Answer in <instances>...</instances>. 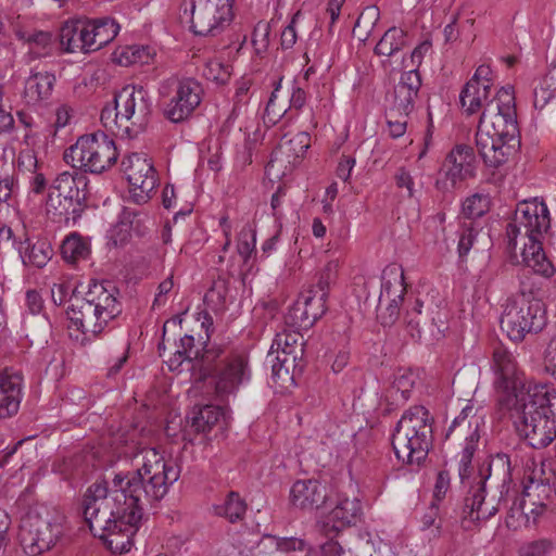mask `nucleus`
Segmentation results:
<instances>
[{
  "instance_id": "obj_55",
  "label": "nucleus",
  "mask_w": 556,
  "mask_h": 556,
  "mask_svg": "<svg viewBox=\"0 0 556 556\" xmlns=\"http://www.w3.org/2000/svg\"><path fill=\"white\" fill-rule=\"evenodd\" d=\"M477 447L464 446L462 456L458 464V475L462 483H465L466 480H469L471 475L473 473V467L471 465L473 454Z\"/></svg>"
},
{
  "instance_id": "obj_36",
  "label": "nucleus",
  "mask_w": 556,
  "mask_h": 556,
  "mask_svg": "<svg viewBox=\"0 0 556 556\" xmlns=\"http://www.w3.org/2000/svg\"><path fill=\"white\" fill-rule=\"evenodd\" d=\"M491 89L492 88L485 86H480L475 81H467L459 94V102L465 113L467 115H473L481 109L484 110L486 102L492 99L490 98Z\"/></svg>"
},
{
  "instance_id": "obj_43",
  "label": "nucleus",
  "mask_w": 556,
  "mask_h": 556,
  "mask_svg": "<svg viewBox=\"0 0 556 556\" xmlns=\"http://www.w3.org/2000/svg\"><path fill=\"white\" fill-rule=\"evenodd\" d=\"M556 92V74H547L540 86L534 89L533 105L538 110H543Z\"/></svg>"
},
{
  "instance_id": "obj_28",
  "label": "nucleus",
  "mask_w": 556,
  "mask_h": 556,
  "mask_svg": "<svg viewBox=\"0 0 556 556\" xmlns=\"http://www.w3.org/2000/svg\"><path fill=\"white\" fill-rule=\"evenodd\" d=\"M421 308L422 303L416 299L412 306L406 309L404 316L405 330L414 341H420L427 333L434 336V329L438 333L443 331L441 329L443 321L440 317L431 316L429 318V314H424Z\"/></svg>"
},
{
  "instance_id": "obj_45",
  "label": "nucleus",
  "mask_w": 556,
  "mask_h": 556,
  "mask_svg": "<svg viewBox=\"0 0 556 556\" xmlns=\"http://www.w3.org/2000/svg\"><path fill=\"white\" fill-rule=\"evenodd\" d=\"M151 54L146 47L131 46L125 48L118 55L117 61L123 66L134 64H147L151 60Z\"/></svg>"
},
{
  "instance_id": "obj_62",
  "label": "nucleus",
  "mask_w": 556,
  "mask_h": 556,
  "mask_svg": "<svg viewBox=\"0 0 556 556\" xmlns=\"http://www.w3.org/2000/svg\"><path fill=\"white\" fill-rule=\"evenodd\" d=\"M279 89H280V81L277 83L275 89L273 90L270 98L268 100L267 106H266V114L269 117V119L274 123L276 121H278L279 118H281L287 112L285 106H281L278 109L276 108V99H277Z\"/></svg>"
},
{
  "instance_id": "obj_53",
  "label": "nucleus",
  "mask_w": 556,
  "mask_h": 556,
  "mask_svg": "<svg viewBox=\"0 0 556 556\" xmlns=\"http://www.w3.org/2000/svg\"><path fill=\"white\" fill-rule=\"evenodd\" d=\"M270 26L266 22H258L252 33V45L256 54L264 53L269 45Z\"/></svg>"
},
{
  "instance_id": "obj_37",
  "label": "nucleus",
  "mask_w": 556,
  "mask_h": 556,
  "mask_svg": "<svg viewBox=\"0 0 556 556\" xmlns=\"http://www.w3.org/2000/svg\"><path fill=\"white\" fill-rule=\"evenodd\" d=\"M17 36L27 46L29 61L48 56L53 50L52 35L48 31H18Z\"/></svg>"
},
{
  "instance_id": "obj_49",
  "label": "nucleus",
  "mask_w": 556,
  "mask_h": 556,
  "mask_svg": "<svg viewBox=\"0 0 556 556\" xmlns=\"http://www.w3.org/2000/svg\"><path fill=\"white\" fill-rule=\"evenodd\" d=\"M555 549V544L548 539L532 541L520 548L519 556H549Z\"/></svg>"
},
{
  "instance_id": "obj_32",
  "label": "nucleus",
  "mask_w": 556,
  "mask_h": 556,
  "mask_svg": "<svg viewBox=\"0 0 556 556\" xmlns=\"http://www.w3.org/2000/svg\"><path fill=\"white\" fill-rule=\"evenodd\" d=\"M16 250L26 267L43 268L53 256L52 245L47 239H31L27 235L18 240Z\"/></svg>"
},
{
  "instance_id": "obj_46",
  "label": "nucleus",
  "mask_w": 556,
  "mask_h": 556,
  "mask_svg": "<svg viewBox=\"0 0 556 556\" xmlns=\"http://www.w3.org/2000/svg\"><path fill=\"white\" fill-rule=\"evenodd\" d=\"M416 381L417 375L414 371L409 369H399L394 374L392 389L400 392L403 400H408Z\"/></svg>"
},
{
  "instance_id": "obj_3",
  "label": "nucleus",
  "mask_w": 556,
  "mask_h": 556,
  "mask_svg": "<svg viewBox=\"0 0 556 556\" xmlns=\"http://www.w3.org/2000/svg\"><path fill=\"white\" fill-rule=\"evenodd\" d=\"M519 455L516 453L514 459L507 454H497L489 464V475L481 471L475 476L473 484L464 500L463 515L471 521L488 520L500 509L505 501L504 491L506 479L510 476L511 465L517 466Z\"/></svg>"
},
{
  "instance_id": "obj_13",
  "label": "nucleus",
  "mask_w": 556,
  "mask_h": 556,
  "mask_svg": "<svg viewBox=\"0 0 556 556\" xmlns=\"http://www.w3.org/2000/svg\"><path fill=\"white\" fill-rule=\"evenodd\" d=\"M556 475L545 464L528 457L523 465V494L532 506L531 513H541L556 501Z\"/></svg>"
},
{
  "instance_id": "obj_64",
  "label": "nucleus",
  "mask_w": 556,
  "mask_h": 556,
  "mask_svg": "<svg viewBox=\"0 0 556 556\" xmlns=\"http://www.w3.org/2000/svg\"><path fill=\"white\" fill-rule=\"evenodd\" d=\"M72 291L73 288L67 282H60L53 285V287L51 288V298L53 303L56 305H62L66 301L67 296Z\"/></svg>"
},
{
  "instance_id": "obj_61",
  "label": "nucleus",
  "mask_w": 556,
  "mask_h": 556,
  "mask_svg": "<svg viewBox=\"0 0 556 556\" xmlns=\"http://www.w3.org/2000/svg\"><path fill=\"white\" fill-rule=\"evenodd\" d=\"M543 363L545 370L556 378V337L549 340L544 351Z\"/></svg>"
},
{
  "instance_id": "obj_6",
  "label": "nucleus",
  "mask_w": 556,
  "mask_h": 556,
  "mask_svg": "<svg viewBox=\"0 0 556 556\" xmlns=\"http://www.w3.org/2000/svg\"><path fill=\"white\" fill-rule=\"evenodd\" d=\"M114 106L101 112L103 126L115 136L132 139L144 131L152 112L148 91L141 86L127 85L114 97Z\"/></svg>"
},
{
  "instance_id": "obj_25",
  "label": "nucleus",
  "mask_w": 556,
  "mask_h": 556,
  "mask_svg": "<svg viewBox=\"0 0 556 556\" xmlns=\"http://www.w3.org/2000/svg\"><path fill=\"white\" fill-rule=\"evenodd\" d=\"M117 294L118 291L112 282H94L90 286L85 299L98 308L100 316L111 321L122 313Z\"/></svg>"
},
{
  "instance_id": "obj_10",
  "label": "nucleus",
  "mask_w": 556,
  "mask_h": 556,
  "mask_svg": "<svg viewBox=\"0 0 556 556\" xmlns=\"http://www.w3.org/2000/svg\"><path fill=\"white\" fill-rule=\"evenodd\" d=\"M157 93L163 103L164 117L178 124L193 115L203 100L204 89L194 78L170 77L160 84Z\"/></svg>"
},
{
  "instance_id": "obj_9",
  "label": "nucleus",
  "mask_w": 556,
  "mask_h": 556,
  "mask_svg": "<svg viewBox=\"0 0 556 556\" xmlns=\"http://www.w3.org/2000/svg\"><path fill=\"white\" fill-rule=\"evenodd\" d=\"M64 161L84 173L102 174L109 170L118 159L113 139L104 132L80 136L76 143L64 152Z\"/></svg>"
},
{
  "instance_id": "obj_58",
  "label": "nucleus",
  "mask_w": 556,
  "mask_h": 556,
  "mask_svg": "<svg viewBox=\"0 0 556 556\" xmlns=\"http://www.w3.org/2000/svg\"><path fill=\"white\" fill-rule=\"evenodd\" d=\"M228 294V286L227 280L223 278H218L215 280L207 291L205 298L208 301H215L217 304H224L226 301V296Z\"/></svg>"
},
{
  "instance_id": "obj_57",
  "label": "nucleus",
  "mask_w": 556,
  "mask_h": 556,
  "mask_svg": "<svg viewBox=\"0 0 556 556\" xmlns=\"http://www.w3.org/2000/svg\"><path fill=\"white\" fill-rule=\"evenodd\" d=\"M379 20V10L375 5L366 7L358 18L355 22V25L358 27H363L365 30H374L377 22Z\"/></svg>"
},
{
  "instance_id": "obj_2",
  "label": "nucleus",
  "mask_w": 556,
  "mask_h": 556,
  "mask_svg": "<svg viewBox=\"0 0 556 556\" xmlns=\"http://www.w3.org/2000/svg\"><path fill=\"white\" fill-rule=\"evenodd\" d=\"M520 144L514 88L502 87L482 110L476 146L485 165L505 164Z\"/></svg>"
},
{
  "instance_id": "obj_30",
  "label": "nucleus",
  "mask_w": 556,
  "mask_h": 556,
  "mask_svg": "<svg viewBox=\"0 0 556 556\" xmlns=\"http://www.w3.org/2000/svg\"><path fill=\"white\" fill-rule=\"evenodd\" d=\"M61 48L67 53L93 51L87 20L67 21L60 30Z\"/></svg>"
},
{
  "instance_id": "obj_48",
  "label": "nucleus",
  "mask_w": 556,
  "mask_h": 556,
  "mask_svg": "<svg viewBox=\"0 0 556 556\" xmlns=\"http://www.w3.org/2000/svg\"><path fill=\"white\" fill-rule=\"evenodd\" d=\"M523 500H515L510 506L507 517L506 526L509 529L517 530L521 527H527L530 523V518L523 510Z\"/></svg>"
},
{
  "instance_id": "obj_42",
  "label": "nucleus",
  "mask_w": 556,
  "mask_h": 556,
  "mask_svg": "<svg viewBox=\"0 0 556 556\" xmlns=\"http://www.w3.org/2000/svg\"><path fill=\"white\" fill-rule=\"evenodd\" d=\"M247 504L237 492H229L218 514L224 515L230 522L241 520L245 514Z\"/></svg>"
},
{
  "instance_id": "obj_50",
  "label": "nucleus",
  "mask_w": 556,
  "mask_h": 556,
  "mask_svg": "<svg viewBox=\"0 0 556 556\" xmlns=\"http://www.w3.org/2000/svg\"><path fill=\"white\" fill-rule=\"evenodd\" d=\"M338 268H339L338 261L328 262L325 265L324 269L319 274V278H318L315 289H313L315 292H324L325 300H327L328 289H329L330 285L334 281L336 277H337Z\"/></svg>"
},
{
  "instance_id": "obj_44",
  "label": "nucleus",
  "mask_w": 556,
  "mask_h": 556,
  "mask_svg": "<svg viewBox=\"0 0 556 556\" xmlns=\"http://www.w3.org/2000/svg\"><path fill=\"white\" fill-rule=\"evenodd\" d=\"M256 231L252 225L245 224L239 232L237 242V252L243 260L248 262L252 253L255 251Z\"/></svg>"
},
{
  "instance_id": "obj_17",
  "label": "nucleus",
  "mask_w": 556,
  "mask_h": 556,
  "mask_svg": "<svg viewBox=\"0 0 556 556\" xmlns=\"http://www.w3.org/2000/svg\"><path fill=\"white\" fill-rule=\"evenodd\" d=\"M250 378L248 356L244 353H233L227 356L216 365L213 375L216 396L224 399L233 394Z\"/></svg>"
},
{
  "instance_id": "obj_4",
  "label": "nucleus",
  "mask_w": 556,
  "mask_h": 556,
  "mask_svg": "<svg viewBox=\"0 0 556 556\" xmlns=\"http://www.w3.org/2000/svg\"><path fill=\"white\" fill-rule=\"evenodd\" d=\"M517 404L515 425L531 447L544 448L556 440V391L535 387L520 392Z\"/></svg>"
},
{
  "instance_id": "obj_26",
  "label": "nucleus",
  "mask_w": 556,
  "mask_h": 556,
  "mask_svg": "<svg viewBox=\"0 0 556 556\" xmlns=\"http://www.w3.org/2000/svg\"><path fill=\"white\" fill-rule=\"evenodd\" d=\"M421 86V79L416 68L405 71L397 85L394 87L393 102L389 106L401 114L409 115L414 110L415 99L417 98L419 88Z\"/></svg>"
},
{
  "instance_id": "obj_54",
  "label": "nucleus",
  "mask_w": 556,
  "mask_h": 556,
  "mask_svg": "<svg viewBox=\"0 0 556 556\" xmlns=\"http://www.w3.org/2000/svg\"><path fill=\"white\" fill-rule=\"evenodd\" d=\"M386 116L389 136L394 139L403 136L406 131L408 115L401 114L397 111H394L392 114V110L388 109Z\"/></svg>"
},
{
  "instance_id": "obj_20",
  "label": "nucleus",
  "mask_w": 556,
  "mask_h": 556,
  "mask_svg": "<svg viewBox=\"0 0 556 556\" xmlns=\"http://www.w3.org/2000/svg\"><path fill=\"white\" fill-rule=\"evenodd\" d=\"M362 516V504L356 496L338 493L334 507L320 520V530L326 536H333L341 530L355 525Z\"/></svg>"
},
{
  "instance_id": "obj_52",
  "label": "nucleus",
  "mask_w": 556,
  "mask_h": 556,
  "mask_svg": "<svg viewBox=\"0 0 556 556\" xmlns=\"http://www.w3.org/2000/svg\"><path fill=\"white\" fill-rule=\"evenodd\" d=\"M488 211V200L479 194H473L465 200L463 203V213L469 218L473 219L482 216Z\"/></svg>"
},
{
  "instance_id": "obj_7",
  "label": "nucleus",
  "mask_w": 556,
  "mask_h": 556,
  "mask_svg": "<svg viewBox=\"0 0 556 556\" xmlns=\"http://www.w3.org/2000/svg\"><path fill=\"white\" fill-rule=\"evenodd\" d=\"M432 417L424 406L406 409L392 434V447L403 464L420 466L432 447Z\"/></svg>"
},
{
  "instance_id": "obj_22",
  "label": "nucleus",
  "mask_w": 556,
  "mask_h": 556,
  "mask_svg": "<svg viewBox=\"0 0 556 556\" xmlns=\"http://www.w3.org/2000/svg\"><path fill=\"white\" fill-rule=\"evenodd\" d=\"M476 156L473 149L467 144H457L446 155L440 174L451 187L475 176Z\"/></svg>"
},
{
  "instance_id": "obj_63",
  "label": "nucleus",
  "mask_w": 556,
  "mask_h": 556,
  "mask_svg": "<svg viewBox=\"0 0 556 556\" xmlns=\"http://www.w3.org/2000/svg\"><path fill=\"white\" fill-rule=\"evenodd\" d=\"M177 354H181L188 358V362L198 358L199 351L194 350V338L192 336H184L180 339L179 346L176 350Z\"/></svg>"
},
{
  "instance_id": "obj_35",
  "label": "nucleus",
  "mask_w": 556,
  "mask_h": 556,
  "mask_svg": "<svg viewBox=\"0 0 556 556\" xmlns=\"http://www.w3.org/2000/svg\"><path fill=\"white\" fill-rule=\"evenodd\" d=\"M522 262L526 267L543 277H551L555 269L543 251L542 240L522 243Z\"/></svg>"
},
{
  "instance_id": "obj_27",
  "label": "nucleus",
  "mask_w": 556,
  "mask_h": 556,
  "mask_svg": "<svg viewBox=\"0 0 556 556\" xmlns=\"http://www.w3.org/2000/svg\"><path fill=\"white\" fill-rule=\"evenodd\" d=\"M327 497V486L315 479L298 480L290 490L291 504L301 509L319 508Z\"/></svg>"
},
{
  "instance_id": "obj_59",
  "label": "nucleus",
  "mask_w": 556,
  "mask_h": 556,
  "mask_svg": "<svg viewBox=\"0 0 556 556\" xmlns=\"http://www.w3.org/2000/svg\"><path fill=\"white\" fill-rule=\"evenodd\" d=\"M130 233L131 229L126 224L116 223L109 232V239L114 247H118L129 240Z\"/></svg>"
},
{
  "instance_id": "obj_1",
  "label": "nucleus",
  "mask_w": 556,
  "mask_h": 556,
  "mask_svg": "<svg viewBox=\"0 0 556 556\" xmlns=\"http://www.w3.org/2000/svg\"><path fill=\"white\" fill-rule=\"evenodd\" d=\"M140 458L142 463L135 471L116 473L110 488L94 482L84 495L85 521L113 553L130 551L144 506L161 501L179 479V469L156 448L142 450Z\"/></svg>"
},
{
  "instance_id": "obj_23",
  "label": "nucleus",
  "mask_w": 556,
  "mask_h": 556,
  "mask_svg": "<svg viewBox=\"0 0 556 556\" xmlns=\"http://www.w3.org/2000/svg\"><path fill=\"white\" fill-rule=\"evenodd\" d=\"M23 377L12 368L0 370V418L15 415L22 400Z\"/></svg>"
},
{
  "instance_id": "obj_38",
  "label": "nucleus",
  "mask_w": 556,
  "mask_h": 556,
  "mask_svg": "<svg viewBox=\"0 0 556 556\" xmlns=\"http://www.w3.org/2000/svg\"><path fill=\"white\" fill-rule=\"evenodd\" d=\"M93 51L111 42L119 30V25L110 17L87 20Z\"/></svg>"
},
{
  "instance_id": "obj_40",
  "label": "nucleus",
  "mask_w": 556,
  "mask_h": 556,
  "mask_svg": "<svg viewBox=\"0 0 556 556\" xmlns=\"http://www.w3.org/2000/svg\"><path fill=\"white\" fill-rule=\"evenodd\" d=\"M61 253L65 261L75 263L80 258H86L89 249L79 235L72 233L63 241Z\"/></svg>"
},
{
  "instance_id": "obj_31",
  "label": "nucleus",
  "mask_w": 556,
  "mask_h": 556,
  "mask_svg": "<svg viewBox=\"0 0 556 556\" xmlns=\"http://www.w3.org/2000/svg\"><path fill=\"white\" fill-rule=\"evenodd\" d=\"M87 177L79 172H63L54 179L50 194L72 200L77 204H87Z\"/></svg>"
},
{
  "instance_id": "obj_39",
  "label": "nucleus",
  "mask_w": 556,
  "mask_h": 556,
  "mask_svg": "<svg viewBox=\"0 0 556 556\" xmlns=\"http://www.w3.org/2000/svg\"><path fill=\"white\" fill-rule=\"evenodd\" d=\"M224 417L223 408L214 405L201 407L191 417V427L197 432H207Z\"/></svg>"
},
{
  "instance_id": "obj_12",
  "label": "nucleus",
  "mask_w": 556,
  "mask_h": 556,
  "mask_svg": "<svg viewBox=\"0 0 556 556\" xmlns=\"http://www.w3.org/2000/svg\"><path fill=\"white\" fill-rule=\"evenodd\" d=\"M304 342L300 330L285 329L278 332L271 343L266 362L271 366V378L280 387L293 381V371L301 367Z\"/></svg>"
},
{
  "instance_id": "obj_18",
  "label": "nucleus",
  "mask_w": 556,
  "mask_h": 556,
  "mask_svg": "<svg viewBox=\"0 0 556 556\" xmlns=\"http://www.w3.org/2000/svg\"><path fill=\"white\" fill-rule=\"evenodd\" d=\"M66 313L70 320V336L77 341L80 340L81 344L89 339L88 336L96 337L109 324L102 315H99L98 308L85 298L77 299L76 303H73Z\"/></svg>"
},
{
  "instance_id": "obj_60",
  "label": "nucleus",
  "mask_w": 556,
  "mask_h": 556,
  "mask_svg": "<svg viewBox=\"0 0 556 556\" xmlns=\"http://www.w3.org/2000/svg\"><path fill=\"white\" fill-rule=\"evenodd\" d=\"M301 16V12L298 11L293 16L288 26L285 27V29L281 33V46L283 49H290L292 48L296 42V30H295V23L296 20Z\"/></svg>"
},
{
  "instance_id": "obj_47",
  "label": "nucleus",
  "mask_w": 556,
  "mask_h": 556,
  "mask_svg": "<svg viewBox=\"0 0 556 556\" xmlns=\"http://www.w3.org/2000/svg\"><path fill=\"white\" fill-rule=\"evenodd\" d=\"M203 75L208 80L224 85L229 80L231 72L229 65L214 59L206 62Z\"/></svg>"
},
{
  "instance_id": "obj_34",
  "label": "nucleus",
  "mask_w": 556,
  "mask_h": 556,
  "mask_svg": "<svg viewBox=\"0 0 556 556\" xmlns=\"http://www.w3.org/2000/svg\"><path fill=\"white\" fill-rule=\"evenodd\" d=\"M55 83V76L48 72L35 73L25 83L24 99L27 104L36 105L48 99Z\"/></svg>"
},
{
  "instance_id": "obj_41",
  "label": "nucleus",
  "mask_w": 556,
  "mask_h": 556,
  "mask_svg": "<svg viewBox=\"0 0 556 556\" xmlns=\"http://www.w3.org/2000/svg\"><path fill=\"white\" fill-rule=\"evenodd\" d=\"M311 146V136L308 132L302 131L293 136L279 147V152L287 157H293V162L301 159Z\"/></svg>"
},
{
  "instance_id": "obj_19",
  "label": "nucleus",
  "mask_w": 556,
  "mask_h": 556,
  "mask_svg": "<svg viewBox=\"0 0 556 556\" xmlns=\"http://www.w3.org/2000/svg\"><path fill=\"white\" fill-rule=\"evenodd\" d=\"M326 312L324 292L313 289L302 293L285 316V323L296 330L309 329Z\"/></svg>"
},
{
  "instance_id": "obj_51",
  "label": "nucleus",
  "mask_w": 556,
  "mask_h": 556,
  "mask_svg": "<svg viewBox=\"0 0 556 556\" xmlns=\"http://www.w3.org/2000/svg\"><path fill=\"white\" fill-rule=\"evenodd\" d=\"M431 42L428 40L419 43L409 55H404L401 61V70L408 71L416 68L418 71L419 65L422 62L424 56L430 51Z\"/></svg>"
},
{
  "instance_id": "obj_8",
  "label": "nucleus",
  "mask_w": 556,
  "mask_h": 556,
  "mask_svg": "<svg viewBox=\"0 0 556 556\" xmlns=\"http://www.w3.org/2000/svg\"><path fill=\"white\" fill-rule=\"evenodd\" d=\"M65 516L56 508L36 505L21 520L20 539L26 554L38 556L51 549L64 532Z\"/></svg>"
},
{
  "instance_id": "obj_16",
  "label": "nucleus",
  "mask_w": 556,
  "mask_h": 556,
  "mask_svg": "<svg viewBox=\"0 0 556 556\" xmlns=\"http://www.w3.org/2000/svg\"><path fill=\"white\" fill-rule=\"evenodd\" d=\"M405 292L406 285L402 269L384 273L377 304V318L381 325L392 326L397 320Z\"/></svg>"
},
{
  "instance_id": "obj_15",
  "label": "nucleus",
  "mask_w": 556,
  "mask_h": 556,
  "mask_svg": "<svg viewBox=\"0 0 556 556\" xmlns=\"http://www.w3.org/2000/svg\"><path fill=\"white\" fill-rule=\"evenodd\" d=\"M122 169L129 184L130 199L137 204L147 203L157 182L151 160L143 153H131L123 159Z\"/></svg>"
},
{
  "instance_id": "obj_11",
  "label": "nucleus",
  "mask_w": 556,
  "mask_h": 556,
  "mask_svg": "<svg viewBox=\"0 0 556 556\" xmlns=\"http://www.w3.org/2000/svg\"><path fill=\"white\" fill-rule=\"evenodd\" d=\"M549 223V212L544 202L533 199L519 203L506 227L508 248L513 251L519 242L542 240Z\"/></svg>"
},
{
  "instance_id": "obj_5",
  "label": "nucleus",
  "mask_w": 556,
  "mask_h": 556,
  "mask_svg": "<svg viewBox=\"0 0 556 556\" xmlns=\"http://www.w3.org/2000/svg\"><path fill=\"white\" fill-rule=\"evenodd\" d=\"M529 280L528 270H523L519 275L518 292L503 305L501 327L515 342L522 341L529 333L541 332L547 325L546 305L533 295V283Z\"/></svg>"
},
{
  "instance_id": "obj_24",
  "label": "nucleus",
  "mask_w": 556,
  "mask_h": 556,
  "mask_svg": "<svg viewBox=\"0 0 556 556\" xmlns=\"http://www.w3.org/2000/svg\"><path fill=\"white\" fill-rule=\"evenodd\" d=\"M483 425V416L478 414V409L471 403H468L463 407L460 414L454 418L446 437L455 434L459 439H465V446L477 447L480 440V428Z\"/></svg>"
},
{
  "instance_id": "obj_14",
  "label": "nucleus",
  "mask_w": 556,
  "mask_h": 556,
  "mask_svg": "<svg viewBox=\"0 0 556 556\" xmlns=\"http://www.w3.org/2000/svg\"><path fill=\"white\" fill-rule=\"evenodd\" d=\"M191 30L199 36H216L233 18V0H190Z\"/></svg>"
},
{
  "instance_id": "obj_56",
  "label": "nucleus",
  "mask_w": 556,
  "mask_h": 556,
  "mask_svg": "<svg viewBox=\"0 0 556 556\" xmlns=\"http://www.w3.org/2000/svg\"><path fill=\"white\" fill-rule=\"evenodd\" d=\"M476 236L477 231L472 227V223H469L468 225L464 224L458 240V253L460 257L468 254L472 248Z\"/></svg>"
},
{
  "instance_id": "obj_21",
  "label": "nucleus",
  "mask_w": 556,
  "mask_h": 556,
  "mask_svg": "<svg viewBox=\"0 0 556 556\" xmlns=\"http://www.w3.org/2000/svg\"><path fill=\"white\" fill-rule=\"evenodd\" d=\"M492 368L496 375L495 384L507 394L520 399L519 389L523 387L522 371L515 355L505 346L498 345L493 351Z\"/></svg>"
},
{
  "instance_id": "obj_29",
  "label": "nucleus",
  "mask_w": 556,
  "mask_h": 556,
  "mask_svg": "<svg viewBox=\"0 0 556 556\" xmlns=\"http://www.w3.org/2000/svg\"><path fill=\"white\" fill-rule=\"evenodd\" d=\"M87 204H77L71 199L48 194L46 214L49 220L60 227H74L83 216Z\"/></svg>"
},
{
  "instance_id": "obj_33",
  "label": "nucleus",
  "mask_w": 556,
  "mask_h": 556,
  "mask_svg": "<svg viewBox=\"0 0 556 556\" xmlns=\"http://www.w3.org/2000/svg\"><path fill=\"white\" fill-rule=\"evenodd\" d=\"M407 46V34L400 27H390L384 31L374 48V53L378 56H383L381 66L384 70L395 71L392 66L391 58L395 56Z\"/></svg>"
}]
</instances>
